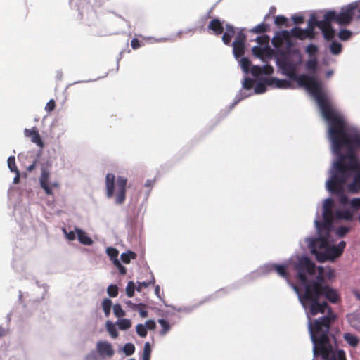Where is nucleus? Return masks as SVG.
<instances>
[{
  "mask_svg": "<svg viewBox=\"0 0 360 360\" xmlns=\"http://www.w3.org/2000/svg\"><path fill=\"white\" fill-rule=\"evenodd\" d=\"M299 276L303 283L306 285L305 290L301 292L300 288L297 285L292 283L291 286L298 295L300 302L307 314L314 316L318 314H324L326 311L327 312L326 316L314 320L309 324L314 348L334 350L328 334L330 328L337 316L327 302L321 301L320 299L323 296L330 302L337 304L340 301V295L335 289L323 283L324 278L321 275L317 276L315 280L311 281L301 273Z\"/></svg>",
  "mask_w": 360,
  "mask_h": 360,
  "instance_id": "obj_1",
  "label": "nucleus"
},
{
  "mask_svg": "<svg viewBox=\"0 0 360 360\" xmlns=\"http://www.w3.org/2000/svg\"><path fill=\"white\" fill-rule=\"evenodd\" d=\"M291 37L304 40L306 39L305 31L299 27H295L290 32L288 30L277 32L273 37L272 44L277 49V63L288 77L297 81L300 86L306 88L313 96L316 94V91L319 93L323 90V82L314 75H297V64L292 62L290 57L295 56L300 61L301 55L299 49L293 48L295 43Z\"/></svg>",
  "mask_w": 360,
  "mask_h": 360,
  "instance_id": "obj_2",
  "label": "nucleus"
},
{
  "mask_svg": "<svg viewBox=\"0 0 360 360\" xmlns=\"http://www.w3.org/2000/svg\"><path fill=\"white\" fill-rule=\"evenodd\" d=\"M316 93L313 96L321 109L323 117L329 123V137L332 146H334L338 151L343 146L359 150L360 132L347 133L343 118L333 109L323 91Z\"/></svg>",
  "mask_w": 360,
  "mask_h": 360,
  "instance_id": "obj_3",
  "label": "nucleus"
},
{
  "mask_svg": "<svg viewBox=\"0 0 360 360\" xmlns=\"http://www.w3.org/2000/svg\"><path fill=\"white\" fill-rule=\"evenodd\" d=\"M332 146L338 159L333 165L332 175L326 183V187L331 193L338 198L342 205H346L348 202V198L345 193L344 186L349 176V171L356 170L360 167L356 155L358 150L346 147L347 153L343 154L341 150L338 151L334 146Z\"/></svg>",
  "mask_w": 360,
  "mask_h": 360,
  "instance_id": "obj_4",
  "label": "nucleus"
},
{
  "mask_svg": "<svg viewBox=\"0 0 360 360\" xmlns=\"http://www.w3.org/2000/svg\"><path fill=\"white\" fill-rule=\"evenodd\" d=\"M360 18V1L350 4L342 8L341 12L337 13L335 11H328L326 13V23L331 25L332 22H336L340 25H346L351 22L354 18Z\"/></svg>",
  "mask_w": 360,
  "mask_h": 360,
  "instance_id": "obj_5",
  "label": "nucleus"
},
{
  "mask_svg": "<svg viewBox=\"0 0 360 360\" xmlns=\"http://www.w3.org/2000/svg\"><path fill=\"white\" fill-rule=\"evenodd\" d=\"M326 21V13L324 14L323 19L318 20L314 15H311L308 23V27L315 28L318 27L322 32L324 38L326 40H331L335 36V30L332 27L331 25L327 24Z\"/></svg>",
  "mask_w": 360,
  "mask_h": 360,
  "instance_id": "obj_6",
  "label": "nucleus"
},
{
  "mask_svg": "<svg viewBox=\"0 0 360 360\" xmlns=\"http://www.w3.org/2000/svg\"><path fill=\"white\" fill-rule=\"evenodd\" d=\"M296 269L297 271V280L299 281V285H297L300 290L302 291V288L305 290L306 285L303 283L302 281L300 274H302L307 278L306 272L307 271L309 274H312L315 271V264L314 262L311 261V259L308 257H302L300 259L298 265L296 266Z\"/></svg>",
  "mask_w": 360,
  "mask_h": 360,
  "instance_id": "obj_7",
  "label": "nucleus"
},
{
  "mask_svg": "<svg viewBox=\"0 0 360 360\" xmlns=\"http://www.w3.org/2000/svg\"><path fill=\"white\" fill-rule=\"evenodd\" d=\"M50 172L46 167L41 168V176L39 177V184L41 188L48 195H53V188H58L59 184L57 182L49 183Z\"/></svg>",
  "mask_w": 360,
  "mask_h": 360,
  "instance_id": "obj_8",
  "label": "nucleus"
},
{
  "mask_svg": "<svg viewBox=\"0 0 360 360\" xmlns=\"http://www.w3.org/2000/svg\"><path fill=\"white\" fill-rule=\"evenodd\" d=\"M314 355L321 356L323 360H347L345 352L343 350L321 349L314 348Z\"/></svg>",
  "mask_w": 360,
  "mask_h": 360,
  "instance_id": "obj_9",
  "label": "nucleus"
},
{
  "mask_svg": "<svg viewBox=\"0 0 360 360\" xmlns=\"http://www.w3.org/2000/svg\"><path fill=\"white\" fill-rule=\"evenodd\" d=\"M329 237L326 236L319 235L316 238L312 240L310 246L311 252L316 256L317 259V254L322 253L323 250L328 246Z\"/></svg>",
  "mask_w": 360,
  "mask_h": 360,
  "instance_id": "obj_10",
  "label": "nucleus"
},
{
  "mask_svg": "<svg viewBox=\"0 0 360 360\" xmlns=\"http://www.w3.org/2000/svg\"><path fill=\"white\" fill-rule=\"evenodd\" d=\"M342 252L335 245L330 247L328 246L322 253L317 254V261L319 262H324L328 260H333L339 257Z\"/></svg>",
  "mask_w": 360,
  "mask_h": 360,
  "instance_id": "obj_11",
  "label": "nucleus"
},
{
  "mask_svg": "<svg viewBox=\"0 0 360 360\" xmlns=\"http://www.w3.org/2000/svg\"><path fill=\"white\" fill-rule=\"evenodd\" d=\"M127 184V179L124 176H118L117 179V192L115 196V202L117 204H122L125 200L126 198V186Z\"/></svg>",
  "mask_w": 360,
  "mask_h": 360,
  "instance_id": "obj_12",
  "label": "nucleus"
},
{
  "mask_svg": "<svg viewBox=\"0 0 360 360\" xmlns=\"http://www.w3.org/2000/svg\"><path fill=\"white\" fill-rule=\"evenodd\" d=\"M96 350L102 357L110 358L115 354L112 345L107 341H98L96 344Z\"/></svg>",
  "mask_w": 360,
  "mask_h": 360,
  "instance_id": "obj_13",
  "label": "nucleus"
},
{
  "mask_svg": "<svg viewBox=\"0 0 360 360\" xmlns=\"http://www.w3.org/2000/svg\"><path fill=\"white\" fill-rule=\"evenodd\" d=\"M333 220L331 219H323V222L316 221L319 235L330 237V233L333 229Z\"/></svg>",
  "mask_w": 360,
  "mask_h": 360,
  "instance_id": "obj_14",
  "label": "nucleus"
},
{
  "mask_svg": "<svg viewBox=\"0 0 360 360\" xmlns=\"http://www.w3.org/2000/svg\"><path fill=\"white\" fill-rule=\"evenodd\" d=\"M274 51L269 45L264 47L255 46L252 48L253 55L262 60H264L265 57L271 58L274 55Z\"/></svg>",
  "mask_w": 360,
  "mask_h": 360,
  "instance_id": "obj_15",
  "label": "nucleus"
},
{
  "mask_svg": "<svg viewBox=\"0 0 360 360\" xmlns=\"http://www.w3.org/2000/svg\"><path fill=\"white\" fill-rule=\"evenodd\" d=\"M333 207L334 202L332 198L325 200L323 205V219H334L335 214L333 211Z\"/></svg>",
  "mask_w": 360,
  "mask_h": 360,
  "instance_id": "obj_16",
  "label": "nucleus"
},
{
  "mask_svg": "<svg viewBox=\"0 0 360 360\" xmlns=\"http://www.w3.org/2000/svg\"><path fill=\"white\" fill-rule=\"evenodd\" d=\"M115 176L112 173L107 174L105 176L106 196L111 198L115 194Z\"/></svg>",
  "mask_w": 360,
  "mask_h": 360,
  "instance_id": "obj_17",
  "label": "nucleus"
},
{
  "mask_svg": "<svg viewBox=\"0 0 360 360\" xmlns=\"http://www.w3.org/2000/svg\"><path fill=\"white\" fill-rule=\"evenodd\" d=\"M25 136L29 137L31 139L32 142L36 143L38 146H44V143L41 139L39 133L35 127L32 128V129H26L25 130Z\"/></svg>",
  "mask_w": 360,
  "mask_h": 360,
  "instance_id": "obj_18",
  "label": "nucleus"
},
{
  "mask_svg": "<svg viewBox=\"0 0 360 360\" xmlns=\"http://www.w3.org/2000/svg\"><path fill=\"white\" fill-rule=\"evenodd\" d=\"M207 28L208 30H212L213 34L217 36L221 34L224 30V27L222 25V22L218 18L212 19L210 22Z\"/></svg>",
  "mask_w": 360,
  "mask_h": 360,
  "instance_id": "obj_19",
  "label": "nucleus"
},
{
  "mask_svg": "<svg viewBox=\"0 0 360 360\" xmlns=\"http://www.w3.org/2000/svg\"><path fill=\"white\" fill-rule=\"evenodd\" d=\"M356 173L354 176V180L349 184V191L352 193H356L360 192V167L355 170Z\"/></svg>",
  "mask_w": 360,
  "mask_h": 360,
  "instance_id": "obj_20",
  "label": "nucleus"
},
{
  "mask_svg": "<svg viewBox=\"0 0 360 360\" xmlns=\"http://www.w3.org/2000/svg\"><path fill=\"white\" fill-rule=\"evenodd\" d=\"M266 84L269 85L274 84L277 88L288 89L291 87V84L286 79H279L276 78L266 79Z\"/></svg>",
  "mask_w": 360,
  "mask_h": 360,
  "instance_id": "obj_21",
  "label": "nucleus"
},
{
  "mask_svg": "<svg viewBox=\"0 0 360 360\" xmlns=\"http://www.w3.org/2000/svg\"><path fill=\"white\" fill-rule=\"evenodd\" d=\"M225 30L226 31L222 35V41L224 44L230 45L231 39L235 34V28L233 25L226 24Z\"/></svg>",
  "mask_w": 360,
  "mask_h": 360,
  "instance_id": "obj_22",
  "label": "nucleus"
},
{
  "mask_svg": "<svg viewBox=\"0 0 360 360\" xmlns=\"http://www.w3.org/2000/svg\"><path fill=\"white\" fill-rule=\"evenodd\" d=\"M288 266L283 264H272L271 269L274 270L280 276L289 281V274L287 271Z\"/></svg>",
  "mask_w": 360,
  "mask_h": 360,
  "instance_id": "obj_23",
  "label": "nucleus"
},
{
  "mask_svg": "<svg viewBox=\"0 0 360 360\" xmlns=\"http://www.w3.org/2000/svg\"><path fill=\"white\" fill-rule=\"evenodd\" d=\"M305 68L309 72L315 75L318 69L317 58L314 57L308 60L305 64Z\"/></svg>",
  "mask_w": 360,
  "mask_h": 360,
  "instance_id": "obj_24",
  "label": "nucleus"
},
{
  "mask_svg": "<svg viewBox=\"0 0 360 360\" xmlns=\"http://www.w3.org/2000/svg\"><path fill=\"white\" fill-rule=\"evenodd\" d=\"M335 217L337 219H343L346 221H351L353 218V214L348 210H336Z\"/></svg>",
  "mask_w": 360,
  "mask_h": 360,
  "instance_id": "obj_25",
  "label": "nucleus"
},
{
  "mask_svg": "<svg viewBox=\"0 0 360 360\" xmlns=\"http://www.w3.org/2000/svg\"><path fill=\"white\" fill-rule=\"evenodd\" d=\"M77 238L79 241L84 245H90L93 243L92 240L82 229H77Z\"/></svg>",
  "mask_w": 360,
  "mask_h": 360,
  "instance_id": "obj_26",
  "label": "nucleus"
},
{
  "mask_svg": "<svg viewBox=\"0 0 360 360\" xmlns=\"http://www.w3.org/2000/svg\"><path fill=\"white\" fill-rule=\"evenodd\" d=\"M343 338H344L345 340L350 346H352L353 347H356L359 342V340L357 338V336H356L353 334L349 333H345Z\"/></svg>",
  "mask_w": 360,
  "mask_h": 360,
  "instance_id": "obj_27",
  "label": "nucleus"
},
{
  "mask_svg": "<svg viewBox=\"0 0 360 360\" xmlns=\"http://www.w3.org/2000/svg\"><path fill=\"white\" fill-rule=\"evenodd\" d=\"M245 44H234L233 43V51L234 56L236 58L241 57L245 53Z\"/></svg>",
  "mask_w": 360,
  "mask_h": 360,
  "instance_id": "obj_28",
  "label": "nucleus"
},
{
  "mask_svg": "<svg viewBox=\"0 0 360 360\" xmlns=\"http://www.w3.org/2000/svg\"><path fill=\"white\" fill-rule=\"evenodd\" d=\"M137 255L134 252L131 250L121 255V259L124 264H129L131 259H135Z\"/></svg>",
  "mask_w": 360,
  "mask_h": 360,
  "instance_id": "obj_29",
  "label": "nucleus"
},
{
  "mask_svg": "<svg viewBox=\"0 0 360 360\" xmlns=\"http://www.w3.org/2000/svg\"><path fill=\"white\" fill-rule=\"evenodd\" d=\"M106 328L108 332L110 333L112 338L115 339L118 337L119 333L117 330L115 326L110 321H108L106 323Z\"/></svg>",
  "mask_w": 360,
  "mask_h": 360,
  "instance_id": "obj_30",
  "label": "nucleus"
},
{
  "mask_svg": "<svg viewBox=\"0 0 360 360\" xmlns=\"http://www.w3.org/2000/svg\"><path fill=\"white\" fill-rule=\"evenodd\" d=\"M117 325L119 329L124 330L131 328V321L127 319H122L117 321Z\"/></svg>",
  "mask_w": 360,
  "mask_h": 360,
  "instance_id": "obj_31",
  "label": "nucleus"
},
{
  "mask_svg": "<svg viewBox=\"0 0 360 360\" xmlns=\"http://www.w3.org/2000/svg\"><path fill=\"white\" fill-rule=\"evenodd\" d=\"M103 310L104 311L105 316L108 317L110 314L111 307H112V301L108 298H105L102 302Z\"/></svg>",
  "mask_w": 360,
  "mask_h": 360,
  "instance_id": "obj_32",
  "label": "nucleus"
},
{
  "mask_svg": "<svg viewBox=\"0 0 360 360\" xmlns=\"http://www.w3.org/2000/svg\"><path fill=\"white\" fill-rule=\"evenodd\" d=\"M158 323L162 327V329L160 332V335H165L167 332L170 330L171 327L169 323L165 319H159Z\"/></svg>",
  "mask_w": 360,
  "mask_h": 360,
  "instance_id": "obj_33",
  "label": "nucleus"
},
{
  "mask_svg": "<svg viewBox=\"0 0 360 360\" xmlns=\"http://www.w3.org/2000/svg\"><path fill=\"white\" fill-rule=\"evenodd\" d=\"M330 50L333 55H338L342 51V45L339 42L333 41L330 44Z\"/></svg>",
  "mask_w": 360,
  "mask_h": 360,
  "instance_id": "obj_34",
  "label": "nucleus"
},
{
  "mask_svg": "<svg viewBox=\"0 0 360 360\" xmlns=\"http://www.w3.org/2000/svg\"><path fill=\"white\" fill-rule=\"evenodd\" d=\"M268 27V25L262 22L252 28L251 32L257 34L264 33L267 31Z\"/></svg>",
  "mask_w": 360,
  "mask_h": 360,
  "instance_id": "obj_35",
  "label": "nucleus"
},
{
  "mask_svg": "<svg viewBox=\"0 0 360 360\" xmlns=\"http://www.w3.org/2000/svg\"><path fill=\"white\" fill-rule=\"evenodd\" d=\"M151 354V347L149 342H146L143 347L142 360H150Z\"/></svg>",
  "mask_w": 360,
  "mask_h": 360,
  "instance_id": "obj_36",
  "label": "nucleus"
},
{
  "mask_svg": "<svg viewBox=\"0 0 360 360\" xmlns=\"http://www.w3.org/2000/svg\"><path fill=\"white\" fill-rule=\"evenodd\" d=\"M154 283H155V278L153 276L152 279L150 281H149L148 282H145V281L138 282L137 286H136V290L139 292H141L143 288H146L150 285H154Z\"/></svg>",
  "mask_w": 360,
  "mask_h": 360,
  "instance_id": "obj_37",
  "label": "nucleus"
},
{
  "mask_svg": "<svg viewBox=\"0 0 360 360\" xmlns=\"http://www.w3.org/2000/svg\"><path fill=\"white\" fill-rule=\"evenodd\" d=\"M122 350L127 356H131L135 352V346L132 343H127L124 345Z\"/></svg>",
  "mask_w": 360,
  "mask_h": 360,
  "instance_id": "obj_38",
  "label": "nucleus"
},
{
  "mask_svg": "<svg viewBox=\"0 0 360 360\" xmlns=\"http://www.w3.org/2000/svg\"><path fill=\"white\" fill-rule=\"evenodd\" d=\"M8 167L12 172H17L18 170L15 164V158L14 156H10L8 158Z\"/></svg>",
  "mask_w": 360,
  "mask_h": 360,
  "instance_id": "obj_39",
  "label": "nucleus"
},
{
  "mask_svg": "<svg viewBox=\"0 0 360 360\" xmlns=\"http://www.w3.org/2000/svg\"><path fill=\"white\" fill-rule=\"evenodd\" d=\"M306 52L308 53V55L311 57V58H314L316 54L318 52V47L317 46L313 44H310L309 45H308L306 48Z\"/></svg>",
  "mask_w": 360,
  "mask_h": 360,
  "instance_id": "obj_40",
  "label": "nucleus"
},
{
  "mask_svg": "<svg viewBox=\"0 0 360 360\" xmlns=\"http://www.w3.org/2000/svg\"><path fill=\"white\" fill-rule=\"evenodd\" d=\"M107 292L111 297H115L118 295V287L116 285L111 284L107 288Z\"/></svg>",
  "mask_w": 360,
  "mask_h": 360,
  "instance_id": "obj_41",
  "label": "nucleus"
},
{
  "mask_svg": "<svg viewBox=\"0 0 360 360\" xmlns=\"http://www.w3.org/2000/svg\"><path fill=\"white\" fill-rule=\"evenodd\" d=\"M136 289L135 284L133 281H129L127 283L126 288V293L129 297H132L134 295V290Z\"/></svg>",
  "mask_w": 360,
  "mask_h": 360,
  "instance_id": "obj_42",
  "label": "nucleus"
},
{
  "mask_svg": "<svg viewBox=\"0 0 360 360\" xmlns=\"http://www.w3.org/2000/svg\"><path fill=\"white\" fill-rule=\"evenodd\" d=\"M250 64L251 62L248 58H242L240 59L241 68L245 73H248L250 71Z\"/></svg>",
  "mask_w": 360,
  "mask_h": 360,
  "instance_id": "obj_43",
  "label": "nucleus"
},
{
  "mask_svg": "<svg viewBox=\"0 0 360 360\" xmlns=\"http://www.w3.org/2000/svg\"><path fill=\"white\" fill-rule=\"evenodd\" d=\"M136 330L137 334L141 338H145L147 335L148 332L146 327L141 323H139L136 326Z\"/></svg>",
  "mask_w": 360,
  "mask_h": 360,
  "instance_id": "obj_44",
  "label": "nucleus"
},
{
  "mask_svg": "<svg viewBox=\"0 0 360 360\" xmlns=\"http://www.w3.org/2000/svg\"><path fill=\"white\" fill-rule=\"evenodd\" d=\"M246 41V35L243 30L238 32L236 39L233 41L234 44H245Z\"/></svg>",
  "mask_w": 360,
  "mask_h": 360,
  "instance_id": "obj_45",
  "label": "nucleus"
},
{
  "mask_svg": "<svg viewBox=\"0 0 360 360\" xmlns=\"http://www.w3.org/2000/svg\"><path fill=\"white\" fill-rule=\"evenodd\" d=\"M255 81L249 77H246L243 82V87L245 89L250 90L253 88Z\"/></svg>",
  "mask_w": 360,
  "mask_h": 360,
  "instance_id": "obj_46",
  "label": "nucleus"
},
{
  "mask_svg": "<svg viewBox=\"0 0 360 360\" xmlns=\"http://www.w3.org/2000/svg\"><path fill=\"white\" fill-rule=\"evenodd\" d=\"M268 85L266 84V79H264V82H259L255 87V94H262L266 91V86Z\"/></svg>",
  "mask_w": 360,
  "mask_h": 360,
  "instance_id": "obj_47",
  "label": "nucleus"
},
{
  "mask_svg": "<svg viewBox=\"0 0 360 360\" xmlns=\"http://www.w3.org/2000/svg\"><path fill=\"white\" fill-rule=\"evenodd\" d=\"M113 312L115 316L120 318L125 315L124 311L122 309V307L119 304H116L113 306Z\"/></svg>",
  "mask_w": 360,
  "mask_h": 360,
  "instance_id": "obj_48",
  "label": "nucleus"
},
{
  "mask_svg": "<svg viewBox=\"0 0 360 360\" xmlns=\"http://www.w3.org/2000/svg\"><path fill=\"white\" fill-rule=\"evenodd\" d=\"M350 230L349 226H341L338 228L336 231V234L340 237H344Z\"/></svg>",
  "mask_w": 360,
  "mask_h": 360,
  "instance_id": "obj_49",
  "label": "nucleus"
},
{
  "mask_svg": "<svg viewBox=\"0 0 360 360\" xmlns=\"http://www.w3.org/2000/svg\"><path fill=\"white\" fill-rule=\"evenodd\" d=\"M351 32L347 30H341L338 34L339 38L342 41L349 39L351 37Z\"/></svg>",
  "mask_w": 360,
  "mask_h": 360,
  "instance_id": "obj_50",
  "label": "nucleus"
},
{
  "mask_svg": "<svg viewBox=\"0 0 360 360\" xmlns=\"http://www.w3.org/2000/svg\"><path fill=\"white\" fill-rule=\"evenodd\" d=\"M256 41L260 45L266 46L269 44V37L267 35L257 37L256 39Z\"/></svg>",
  "mask_w": 360,
  "mask_h": 360,
  "instance_id": "obj_51",
  "label": "nucleus"
},
{
  "mask_svg": "<svg viewBox=\"0 0 360 360\" xmlns=\"http://www.w3.org/2000/svg\"><path fill=\"white\" fill-rule=\"evenodd\" d=\"M250 72L254 77H258L262 75V67L259 65H253L251 68Z\"/></svg>",
  "mask_w": 360,
  "mask_h": 360,
  "instance_id": "obj_52",
  "label": "nucleus"
},
{
  "mask_svg": "<svg viewBox=\"0 0 360 360\" xmlns=\"http://www.w3.org/2000/svg\"><path fill=\"white\" fill-rule=\"evenodd\" d=\"M287 18L283 15H278L275 18L274 22L276 25L281 26L287 22Z\"/></svg>",
  "mask_w": 360,
  "mask_h": 360,
  "instance_id": "obj_53",
  "label": "nucleus"
},
{
  "mask_svg": "<svg viewBox=\"0 0 360 360\" xmlns=\"http://www.w3.org/2000/svg\"><path fill=\"white\" fill-rule=\"evenodd\" d=\"M274 72V68L270 65H265L264 66L262 67V74L266 75H270Z\"/></svg>",
  "mask_w": 360,
  "mask_h": 360,
  "instance_id": "obj_54",
  "label": "nucleus"
},
{
  "mask_svg": "<svg viewBox=\"0 0 360 360\" xmlns=\"http://www.w3.org/2000/svg\"><path fill=\"white\" fill-rule=\"evenodd\" d=\"M126 304L129 308L132 309L133 310H137L139 308L141 307H146V305L145 304H135L133 303L131 301H127Z\"/></svg>",
  "mask_w": 360,
  "mask_h": 360,
  "instance_id": "obj_55",
  "label": "nucleus"
},
{
  "mask_svg": "<svg viewBox=\"0 0 360 360\" xmlns=\"http://www.w3.org/2000/svg\"><path fill=\"white\" fill-rule=\"evenodd\" d=\"M56 108V102L53 99L49 100V101L46 103L45 106V110L48 112H50Z\"/></svg>",
  "mask_w": 360,
  "mask_h": 360,
  "instance_id": "obj_56",
  "label": "nucleus"
},
{
  "mask_svg": "<svg viewBox=\"0 0 360 360\" xmlns=\"http://www.w3.org/2000/svg\"><path fill=\"white\" fill-rule=\"evenodd\" d=\"M131 45L132 49L136 50L141 47L143 45V43H142L138 39L134 38L131 41Z\"/></svg>",
  "mask_w": 360,
  "mask_h": 360,
  "instance_id": "obj_57",
  "label": "nucleus"
},
{
  "mask_svg": "<svg viewBox=\"0 0 360 360\" xmlns=\"http://www.w3.org/2000/svg\"><path fill=\"white\" fill-rule=\"evenodd\" d=\"M115 265L119 269V272L122 275H124L127 273L126 268L121 264V263L119 262V260L115 259L114 262Z\"/></svg>",
  "mask_w": 360,
  "mask_h": 360,
  "instance_id": "obj_58",
  "label": "nucleus"
},
{
  "mask_svg": "<svg viewBox=\"0 0 360 360\" xmlns=\"http://www.w3.org/2000/svg\"><path fill=\"white\" fill-rule=\"evenodd\" d=\"M351 206L355 210H358L360 209V198H354L351 200Z\"/></svg>",
  "mask_w": 360,
  "mask_h": 360,
  "instance_id": "obj_59",
  "label": "nucleus"
},
{
  "mask_svg": "<svg viewBox=\"0 0 360 360\" xmlns=\"http://www.w3.org/2000/svg\"><path fill=\"white\" fill-rule=\"evenodd\" d=\"M305 31L306 38L314 39V28L308 27L307 29L304 30Z\"/></svg>",
  "mask_w": 360,
  "mask_h": 360,
  "instance_id": "obj_60",
  "label": "nucleus"
},
{
  "mask_svg": "<svg viewBox=\"0 0 360 360\" xmlns=\"http://www.w3.org/2000/svg\"><path fill=\"white\" fill-rule=\"evenodd\" d=\"M107 253L110 257H117L118 255V251L114 248H108Z\"/></svg>",
  "mask_w": 360,
  "mask_h": 360,
  "instance_id": "obj_61",
  "label": "nucleus"
},
{
  "mask_svg": "<svg viewBox=\"0 0 360 360\" xmlns=\"http://www.w3.org/2000/svg\"><path fill=\"white\" fill-rule=\"evenodd\" d=\"M144 326L146 327V330H154L156 328V323L153 320H148Z\"/></svg>",
  "mask_w": 360,
  "mask_h": 360,
  "instance_id": "obj_62",
  "label": "nucleus"
},
{
  "mask_svg": "<svg viewBox=\"0 0 360 360\" xmlns=\"http://www.w3.org/2000/svg\"><path fill=\"white\" fill-rule=\"evenodd\" d=\"M292 20L295 24H301L304 22V18L302 15H293Z\"/></svg>",
  "mask_w": 360,
  "mask_h": 360,
  "instance_id": "obj_63",
  "label": "nucleus"
},
{
  "mask_svg": "<svg viewBox=\"0 0 360 360\" xmlns=\"http://www.w3.org/2000/svg\"><path fill=\"white\" fill-rule=\"evenodd\" d=\"M38 162H39L38 158H35V160L33 161V162L27 167V170L29 172H32L36 168V166H37V164L38 163Z\"/></svg>",
  "mask_w": 360,
  "mask_h": 360,
  "instance_id": "obj_64",
  "label": "nucleus"
}]
</instances>
